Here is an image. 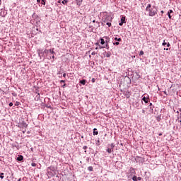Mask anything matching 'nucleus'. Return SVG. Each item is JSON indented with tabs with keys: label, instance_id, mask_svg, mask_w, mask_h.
Wrapping results in <instances>:
<instances>
[{
	"label": "nucleus",
	"instance_id": "obj_1",
	"mask_svg": "<svg viewBox=\"0 0 181 181\" xmlns=\"http://www.w3.org/2000/svg\"><path fill=\"white\" fill-rule=\"evenodd\" d=\"M146 12L148 13L149 16H155L158 13V9L151 4H148L146 8Z\"/></svg>",
	"mask_w": 181,
	"mask_h": 181
},
{
	"label": "nucleus",
	"instance_id": "obj_2",
	"mask_svg": "<svg viewBox=\"0 0 181 181\" xmlns=\"http://www.w3.org/2000/svg\"><path fill=\"white\" fill-rule=\"evenodd\" d=\"M112 22V17H111V16H107L106 18H105V21H104V22L105 23H107V22Z\"/></svg>",
	"mask_w": 181,
	"mask_h": 181
},
{
	"label": "nucleus",
	"instance_id": "obj_3",
	"mask_svg": "<svg viewBox=\"0 0 181 181\" xmlns=\"http://www.w3.org/2000/svg\"><path fill=\"white\" fill-rule=\"evenodd\" d=\"M127 22L125 21V17L122 16L121 18V22L119 23V26H122V25H124V23H126Z\"/></svg>",
	"mask_w": 181,
	"mask_h": 181
},
{
	"label": "nucleus",
	"instance_id": "obj_4",
	"mask_svg": "<svg viewBox=\"0 0 181 181\" xmlns=\"http://www.w3.org/2000/svg\"><path fill=\"white\" fill-rule=\"evenodd\" d=\"M129 172L131 175H135L136 173V172L135 171V169L133 168H130Z\"/></svg>",
	"mask_w": 181,
	"mask_h": 181
},
{
	"label": "nucleus",
	"instance_id": "obj_5",
	"mask_svg": "<svg viewBox=\"0 0 181 181\" xmlns=\"http://www.w3.org/2000/svg\"><path fill=\"white\" fill-rule=\"evenodd\" d=\"M103 38L105 39V43H106V44L110 43V37H109L105 36V37H103Z\"/></svg>",
	"mask_w": 181,
	"mask_h": 181
},
{
	"label": "nucleus",
	"instance_id": "obj_6",
	"mask_svg": "<svg viewBox=\"0 0 181 181\" xmlns=\"http://www.w3.org/2000/svg\"><path fill=\"white\" fill-rule=\"evenodd\" d=\"M17 160H18V162H21V160H23V156H18V157L17 158Z\"/></svg>",
	"mask_w": 181,
	"mask_h": 181
},
{
	"label": "nucleus",
	"instance_id": "obj_7",
	"mask_svg": "<svg viewBox=\"0 0 181 181\" xmlns=\"http://www.w3.org/2000/svg\"><path fill=\"white\" fill-rule=\"evenodd\" d=\"M76 5L80 6L81 4L83 3V0H76Z\"/></svg>",
	"mask_w": 181,
	"mask_h": 181
},
{
	"label": "nucleus",
	"instance_id": "obj_8",
	"mask_svg": "<svg viewBox=\"0 0 181 181\" xmlns=\"http://www.w3.org/2000/svg\"><path fill=\"white\" fill-rule=\"evenodd\" d=\"M100 44L105 45V40H104V38H100Z\"/></svg>",
	"mask_w": 181,
	"mask_h": 181
},
{
	"label": "nucleus",
	"instance_id": "obj_9",
	"mask_svg": "<svg viewBox=\"0 0 181 181\" xmlns=\"http://www.w3.org/2000/svg\"><path fill=\"white\" fill-rule=\"evenodd\" d=\"M142 100H143V101H144V103H146H146H148V101L149 99L146 98L144 96V97H143Z\"/></svg>",
	"mask_w": 181,
	"mask_h": 181
},
{
	"label": "nucleus",
	"instance_id": "obj_10",
	"mask_svg": "<svg viewBox=\"0 0 181 181\" xmlns=\"http://www.w3.org/2000/svg\"><path fill=\"white\" fill-rule=\"evenodd\" d=\"M107 152H108V153H111L112 152H114V150H112L111 148H108L107 149Z\"/></svg>",
	"mask_w": 181,
	"mask_h": 181
},
{
	"label": "nucleus",
	"instance_id": "obj_11",
	"mask_svg": "<svg viewBox=\"0 0 181 181\" xmlns=\"http://www.w3.org/2000/svg\"><path fill=\"white\" fill-rule=\"evenodd\" d=\"M80 83L83 84V86H86V79H83V80L80 81Z\"/></svg>",
	"mask_w": 181,
	"mask_h": 181
},
{
	"label": "nucleus",
	"instance_id": "obj_12",
	"mask_svg": "<svg viewBox=\"0 0 181 181\" xmlns=\"http://www.w3.org/2000/svg\"><path fill=\"white\" fill-rule=\"evenodd\" d=\"M93 135H98V132H97V129H93Z\"/></svg>",
	"mask_w": 181,
	"mask_h": 181
},
{
	"label": "nucleus",
	"instance_id": "obj_13",
	"mask_svg": "<svg viewBox=\"0 0 181 181\" xmlns=\"http://www.w3.org/2000/svg\"><path fill=\"white\" fill-rule=\"evenodd\" d=\"M132 180L133 181H138V177H136V175H134L132 177Z\"/></svg>",
	"mask_w": 181,
	"mask_h": 181
},
{
	"label": "nucleus",
	"instance_id": "obj_14",
	"mask_svg": "<svg viewBox=\"0 0 181 181\" xmlns=\"http://www.w3.org/2000/svg\"><path fill=\"white\" fill-rule=\"evenodd\" d=\"M67 2H69V1H67V0H62V4H63V5H66V4H67Z\"/></svg>",
	"mask_w": 181,
	"mask_h": 181
},
{
	"label": "nucleus",
	"instance_id": "obj_15",
	"mask_svg": "<svg viewBox=\"0 0 181 181\" xmlns=\"http://www.w3.org/2000/svg\"><path fill=\"white\" fill-rule=\"evenodd\" d=\"M88 170H89V172H93V166H89L88 168Z\"/></svg>",
	"mask_w": 181,
	"mask_h": 181
},
{
	"label": "nucleus",
	"instance_id": "obj_16",
	"mask_svg": "<svg viewBox=\"0 0 181 181\" xmlns=\"http://www.w3.org/2000/svg\"><path fill=\"white\" fill-rule=\"evenodd\" d=\"M115 147V145H114V144H110V148L112 149V151H114Z\"/></svg>",
	"mask_w": 181,
	"mask_h": 181
},
{
	"label": "nucleus",
	"instance_id": "obj_17",
	"mask_svg": "<svg viewBox=\"0 0 181 181\" xmlns=\"http://www.w3.org/2000/svg\"><path fill=\"white\" fill-rule=\"evenodd\" d=\"M106 25H107V26H108L109 28H110V26H111L112 24H111V23L107 21V22H106Z\"/></svg>",
	"mask_w": 181,
	"mask_h": 181
},
{
	"label": "nucleus",
	"instance_id": "obj_18",
	"mask_svg": "<svg viewBox=\"0 0 181 181\" xmlns=\"http://www.w3.org/2000/svg\"><path fill=\"white\" fill-rule=\"evenodd\" d=\"M115 40H117V42H121L122 39L118 37H115Z\"/></svg>",
	"mask_w": 181,
	"mask_h": 181
},
{
	"label": "nucleus",
	"instance_id": "obj_19",
	"mask_svg": "<svg viewBox=\"0 0 181 181\" xmlns=\"http://www.w3.org/2000/svg\"><path fill=\"white\" fill-rule=\"evenodd\" d=\"M172 13H173V10H169L168 11V14H172Z\"/></svg>",
	"mask_w": 181,
	"mask_h": 181
},
{
	"label": "nucleus",
	"instance_id": "obj_20",
	"mask_svg": "<svg viewBox=\"0 0 181 181\" xmlns=\"http://www.w3.org/2000/svg\"><path fill=\"white\" fill-rule=\"evenodd\" d=\"M42 1V5H46V1H46V0H41Z\"/></svg>",
	"mask_w": 181,
	"mask_h": 181
},
{
	"label": "nucleus",
	"instance_id": "obj_21",
	"mask_svg": "<svg viewBox=\"0 0 181 181\" xmlns=\"http://www.w3.org/2000/svg\"><path fill=\"white\" fill-rule=\"evenodd\" d=\"M111 56V53L110 52H107L106 54V57H110Z\"/></svg>",
	"mask_w": 181,
	"mask_h": 181
},
{
	"label": "nucleus",
	"instance_id": "obj_22",
	"mask_svg": "<svg viewBox=\"0 0 181 181\" xmlns=\"http://www.w3.org/2000/svg\"><path fill=\"white\" fill-rule=\"evenodd\" d=\"M105 47L106 49H110V45L108 44H106Z\"/></svg>",
	"mask_w": 181,
	"mask_h": 181
},
{
	"label": "nucleus",
	"instance_id": "obj_23",
	"mask_svg": "<svg viewBox=\"0 0 181 181\" xmlns=\"http://www.w3.org/2000/svg\"><path fill=\"white\" fill-rule=\"evenodd\" d=\"M143 54H144V51L140 52L139 56H143Z\"/></svg>",
	"mask_w": 181,
	"mask_h": 181
},
{
	"label": "nucleus",
	"instance_id": "obj_24",
	"mask_svg": "<svg viewBox=\"0 0 181 181\" xmlns=\"http://www.w3.org/2000/svg\"><path fill=\"white\" fill-rule=\"evenodd\" d=\"M169 19H172V14H168Z\"/></svg>",
	"mask_w": 181,
	"mask_h": 181
},
{
	"label": "nucleus",
	"instance_id": "obj_25",
	"mask_svg": "<svg viewBox=\"0 0 181 181\" xmlns=\"http://www.w3.org/2000/svg\"><path fill=\"white\" fill-rule=\"evenodd\" d=\"M113 45H116L117 46H118V45H119V42H116L113 43Z\"/></svg>",
	"mask_w": 181,
	"mask_h": 181
},
{
	"label": "nucleus",
	"instance_id": "obj_26",
	"mask_svg": "<svg viewBox=\"0 0 181 181\" xmlns=\"http://www.w3.org/2000/svg\"><path fill=\"white\" fill-rule=\"evenodd\" d=\"M49 53H51L52 54H53V53H54V51L49 49Z\"/></svg>",
	"mask_w": 181,
	"mask_h": 181
},
{
	"label": "nucleus",
	"instance_id": "obj_27",
	"mask_svg": "<svg viewBox=\"0 0 181 181\" xmlns=\"http://www.w3.org/2000/svg\"><path fill=\"white\" fill-rule=\"evenodd\" d=\"M31 165L35 168V167L36 166V163H33L31 164Z\"/></svg>",
	"mask_w": 181,
	"mask_h": 181
},
{
	"label": "nucleus",
	"instance_id": "obj_28",
	"mask_svg": "<svg viewBox=\"0 0 181 181\" xmlns=\"http://www.w3.org/2000/svg\"><path fill=\"white\" fill-rule=\"evenodd\" d=\"M91 54H92V56H95L96 53H95V52H93L91 53Z\"/></svg>",
	"mask_w": 181,
	"mask_h": 181
},
{
	"label": "nucleus",
	"instance_id": "obj_29",
	"mask_svg": "<svg viewBox=\"0 0 181 181\" xmlns=\"http://www.w3.org/2000/svg\"><path fill=\"white\" fill-rule=\"evenodd\" d=\"M92 83H95V78H92Z\"/></svg>",
	"mask_w": 181,
	"mask_h": 181
},
{
	"label": "nucleus",
	"instance_id": "obj_30",
	"mask_svg": "<svg viewBox=\"0 0 181 181\" xmlns=\"http://www.w3.org/2000/svg\"><path fill=\"white\" fill-rule=\"evenodd\" d=\"M137 180H142V177H137Z\"/></svg>",
	"mask_w": 181,
	"mask_h": 181
},
{
	"label": "nucleus",
	"instance_id": "obj_31",
	"mask_svg": "<svg viewBox=\"0 0 181 181\" xmlns=\"http://www.w3.org/2000/svg\"><path fill=\"white\" fill-rule=\"evenodd\" d=\"M13 105V103H9V107H12Z\"/></svg>",
	"mask_w": 181,
	"mask_h": 181
},
{
	"label": "nucleus",
	"instance_id": "obj_32",
	"mask_svg": "<svg viewBox=\"0 0 181 181\" xmlns=\"http://www.w3.org/2000/svg\"><path fill=\"white\" fill-rule=\"evenodd\" d=\"M167 47H170V44L169 42L167 44Z\"/></svg>",
	"mask_w": 181,
	"mask_h": 181
},
{
	"label": "nucleus",
	"instance_id": "obj_33",
	"mask_svg": "<svg viewBox=\"0 0 181 181\" xmlns=\"http://www.w3.org/2000/svg\"><path fill=\"white\" fill-rule=\"evenodd\" d=\"M60 83H66V81L65 80H61Z\"/></svg>",
	"mask_w": 181,
	"mask_h": 181
},
{
	"label": "nucleus",
	"instance_id": "obj_34",
	"mask_svg": "<svg viewBox=\"0 0 181 181\" xmlns=\"http://www.w3.org/2000/svg\"><path fill=\"white\" fill-rule=\"evenodd\" d=\"M4 175V173H1V175H0L1 179H4V175Z\"/></svg>",
	"mask_w": 181,
	"mask_h": 181
},
{
	"label": "nucleus",
	"instance_id": "obj_35",
	"mask_svg": "<svg viewBox=\"0 0 181 181\" xmlns=\"http://www.w3.org/2000/svg\"><path fill=\"white\" fill-rule=\"evenodd\" d=\"M66 73L63 74V77H64V78H66Z\"/></svg>",
	"mask_w": 181,
	"mask_h": 181
},
{
	"label": "nucleus",
	"instance_id": "obj_36",
	"mask_svg": "<svg viewBox=\"0 0 181 181\" xmlns=\"http://www.w3.org/2000/svg\"><path fill=\"white\" fill-rule=\"evenodd\" d=\"M83 149H87V146H84L83 147Z\"/></svg>",
	"mask_w": 181,
	"mask_h": 181
},
{
	"label": "nucleus",
	"instance_id": "obj_37",
	"mask_svg": "<svg viewBox=\"0 0 181 181\" xmlns=\"http://www.w3.org/2000/svg\"><path fill=\"white\" fill-rule=\"evenodd\" d=\"M166 45H168L166 42L163 43V46H166Z\"/></svg>",
	"mask_w": 181,
	"mask_h": 181
},
{
	"label": "nucleus",
	"instance_id": "obj_38",
	"mask_svg": "<svg viewBox=\"0 0 181 181\" xmlns=\"http://www.w3.org/2000/svg\"><path fill=\"white\" fill-rule=\"evenodd\" d=\"M37 2L38 4H40V0H37Z\"/></svg>",
	"mask_w": 181,
	"mask_h": 181
},
{
	"label": "nucleus",
	"instance_id": "obj_39",
	"mask_svg": "<svg viewBox=\"0 0 181 181\" xmlns=\"http://www.w3.org/2000/svg\"><path fill=\"white\" fill-rule=\"evenodd\" d=\"M143 114H145V110H142Z\"/></svg>",
	"mask_w": 181,
	"mask_h": 181
},
{
	"label": "nucleus",
	"instance_id": "obj_40",
	"mask_svg": "<svg viewBox=\"0 0 181 181\" xmlns=\"http://www.w3.org/2000/svg\"><path fill=\"white\" fill-rule=\"evenodd\" d=\"M66 86V83H64L62 87L64 88Z\"/></svg>",
	"mask_w": 181,
	"mask_h": 181
},
{
	"label": "nucleus",
	"instance_id": "obj_41",
	"mask_svg": "<svg viewBox=\"0 0 181 181\" xmlns=\"http://www.w3.org/2000/svg\"><path fill=\"white\" fill-rule=\"evenodd\" d=\"M164 50H169L168 48H165Z\"/></svg>",
	"mask_w": 181,
	"mask_h": 181
},
{
	"label": "nucleus",
	"instance_id": "obj_42",
	"mask_svg": "<svg viewBox=\"0 0 181 181\" xmlns=\"http://www.w3.org/2000/svg\"><path fill=\"white\" fill-rule=\"evenodd\" d=\"M161 13H164V11H161Z\"/></svg>",
	"mask_w": 181,
	"mask_h": 181
},
{
	"label": "nucleus",
	"instance_id": "obj_43",
	"mask_svg": "<svg viewBox=\"0 0 181 181\" xmlns=\"http://www.w3.org/2000/svg\"><path fill=\"white\" fill-rule=\"evenodd\" d=\"M52 57V59H54V55H53Z\"/></svg>",
	"mask_w": 181,
	"mask_h": 181
},
{
	"label": "nucleus",
	"instance_id": "obj_44",
	"mask_svg": "<svg viewBox=\"0 0 181 181\" xmlns=\"http://www.w3.org/2000/svg\"><path fill=\"white\" fill-rule=\"evenodd\" d=\"M180 112H181V108L179 110Z\"/></svg>",
	"mask_w": 181,
	"mask_h": 181
},
{
	"label": "nucleus",
	"instance_id": "obj_45",
	"mask_svg": "<svg viewBox=\"0 0 181 181\" xmlns=\"http://www.w3.org/2000/svg\"><path fill=\"white\" fill-rule=\"evenodd\" d=\"M18 181H21V178H19Z\"/></svg>",
	"mask_w": 181,
	"mask_h": 181
},
{
	"label": "nucleus",
	"instance_id": "obj_46",
	"mask_svg": "<svg viewBox=\"0 0 181 181\" xmlns=\"http://www.w3.org/2000/svg\"><path fill=\"white\" fill-rule=\"evenodd\" d=\"M93 22L95 23V20H94Z\"/></svg>",
	"mask_w": 181,
	"mask_h": 181
},
{
	"label": "nucleus",
	"instance_id": "obj_47",
	"mask_svg": "<svg viewBox=\"0 0 181 181\" xmlns=\"http://www.w3.org/2000/svg\"><path fill=\"white\" fill-rule=\"evenodd\" d=\"M98 49V47H96L95 49L97 50Z\"/></svg>",
	"mask_w": 181,
	"mask_h": 181
},
{
	"label": "nucleus",
	"instance_id": "obj_48",
	"mask_svg": "<svg viewBox=\"0 0 181 181\" xmlns=\"http://www.w3.org/2000/svg\"><path fill=\"white\" fill-rule=\"evenodd\" d=\"M177 113L179 114V111H177Z\"/></svg>",
	"mask_w": 181,
	"mask_h": 181
},
{
	"label": "nucleus",
	"instance_id": "obj_49",
	"mask_svg": "<svg viewBox=\"0 0 181 181\" xmlns=\"http://www.w3.org/2000/svg\"><path fill=\"white\" fill-rule=\"evenodd\" d=\"M0 5H1V0H0Z\"/></svg>",
	"mask_w": 181,
	"mask_h": 181
},
{
	"label": "nucleus",
	"instance_id": "obj_50",
	"mask_svg": "<svg viewBox=\"0 0 181 181\" xmlns=\"http://www.w3.org/2000/svg\"><path fill=\"white\" fill-rule=\"evenodd\" d=\"M159 135L160 136V135H162V134H160Z\"/></svg>",
	"mask_w": 181,
	"mask_h": 181
},
{
	"label": "nucleus",
	"instance_id": "obj_51",
	"mask_svg": "<svg viewBox=\"0 0 181 181\" xmlns=\"http://www.w3.org/2000/svg\"><path fill=\"white\" fill-rule=\"evenodd\" d=\"M180 122H181V120L180 121Z\"/></svg>",
	"mask_w": 181,
	"mask_h": 181
}]
</instances>
